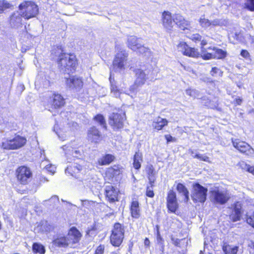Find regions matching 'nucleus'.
Segmentation results:
<instances>
[{"mask_svg": "<svg viewBox=\"0 0 254 254\" xmlns=\"http://www.w3.org/2000/svg\"><path fill=\"white\" fill-rule=\"evenodd\" d=\"M58 64L61 72L69 74L75 70L77 62L73 55L61 54L58 58Z\"/></svg>", "mask_w": 254, "mask_h": 254, "instance_id": "obj_1", "label": "nucleus"}, {"mask_svg": "<svg viewBox=\"0 0 254 254\" xmlns=\"http://www.w3.org/2000/svg\"><path fill=\"white\" fill-rule=\"evenodd\" d=\"M18 10L26 20L36 17L39 13L38 5L31 1H25L20 3L18 6Z\"/></svg>", "mask_w": 254, "mask_h": 254, "instance_id": "obj_2", "label": "nucleus"}, {"mask_svg": "<svg viewBox=\"0 0 254 254\" xmlns=\"http://www.w3.org/2000/svg\"><path fill=\"white\" fill-rule=\"evenodd\" d=\"M134 71L135 74V80L134 84L130 87V90L132 92H136L138 87L144 85L147 79L152 80L154 78V76L149 75L150 70L148 69H135Z\"/></svg>", "mask_w": 254, "mask_h": 254, "instance_id": "obj_3", "label": "nucleus"}, {"mask_svg": "<svg viewBox=\"0 0 254 254\" xmlns=\"http://www.w3.org/2000/svg\"><path fill=\"white\" fill-rule=\"evenodd\" d=\"M62 148L64 151L65 155L67 158L72 156L79 161L83 160L84 156L83 148L78 146L75 141L71 142L68 145L63 146Z\"/></svg>", "mask_w": 254, "mask_h": 254, "instance_id": "obj_4", "label": "nucleus"}, {"mask_svg": "<svg viewBox=\"0 0 254 254\" xmlns=\"http://www.w3.org/2000/svg\"><path fill=\"white\" fill-rule=\"evenodd\" d=\"M210 194V200L216 205L225 204L230 198L229 192L224 189H215Z\"/></svg>", "mask_w": 254, "mask_h": 254, "instance_id": "obj_5", "label": "nucleus"}, {"mask_svg": "<svg viewBox=\"0 0 254 254\" xmlns=\"http://www.w3.org/2000/svg\"><path fill=\"white\" fill-rule=\"evenodd\" d=\"M124 227L120 223H117L114 225L110 236V242L113 246L119 247L122 244L124 238Z\"/></svg>", "mask_w": 254, "mask_h": 254, "instance_id": "obj_6", "label": "nucleus"}, {"mask_svg": "<svg viewBox=\"0 0 254 254\" xmlns=\"http://www.w3.org/2000/svg\"><path fill=\"white\" fill-rule=\"evenodd\" d=\"M26 139L20 135H16L12 139H6L2 142L1 147L4 149H17L23 146Z\"/></svg>", "mask_w": 254, "mask_h": 254, "instance_id": "obj_7", "label": "nucleus"}, {"mask_svg": "<svg viewBox=\"0 0 254 254\" xmlns=\"http://www.w3.org/2000/svg\"><path fill=\"white\" fill-rule=\"evenodd\" d=\"M207 189L195 183L193 185V190L191 197L194 202L203 203L206 199Z\"/></svg>", "mask_w": 254, "mask_h": 254, "instance_id": "obj_8", "label": "nucleus"}, {"mask_svg": "<svg viewBox=\"0 0 254 254\" xmlns=\"http://www.w3.org/2000/svg\"><path fill=\"white\" fill-rule=\"evenodd\" d=\"M128 54L125 50L120 49L116 54L113 61V65L114 69L118 71L125 69V63L127 60Z\"/></svg>", "mask_w": 254, "mask_h": 254, "instance_id": "obj_9", "label": "nucleus"}, {"mask_svg": "<svg viewBox=\"0 0 254 254\" xmlns=\"http://www.w3.org/2000/svg\"><path fill=\"white\" fill-rule=\"evenodd\" d=\"M125 120L124 113H112L109 117V124L114 130H118L124 127Z\"/></svg>", "mask_w": 254, "mask_h": 254, "instance_id": "obj_10", "label": "nucleus"}, {"mask_svg": "<svg viewBox=\"0 0 254 254\" xmlns=\"http://www.w3.org/2000/svg\"><path fill=\"white\" fill-rule=\"evenodd\" d=\"M65 84L70 90L79 92L83 87V82L81 77L77 76H70L65 77Z\"/></svg>", "mask_w": 254, "mask_h": 254, "instance_id": "obj_11", "label": "nucleus"}, {"mask_svg": "<svg viewBox=\"0 0 254 254\" xmlns=\"http://www.w3.org/2000/svg\"><path fill=\"white\" fill-rule=\"evenodd\" d=\"M232 142L233 146L240 152L249 156L254 154V149L246 142L233 138H232Z\"/></svg>", "mask_w": 254, "mask_h": 254, "instance_id": "obj_12", "label": "nucleus"}, {"mask_svg": "<svg viewBox=\"0 0 254 254\" xmlns=\"http://www.w3.org/2000/svg\"><path fill=\"white\" fill-rule=\"evenodd\" d=\"M16 173L17 180L21 184H27L32 177V172L30 169L25 166L18 168Z\"/></svg>", "mask_w": 254, "mask_h": 254, "instance_id": "obj_13", "label": "nucleus"}, {"mask_svg": "<svg viewBox=\"0 0 254 254\" xmlns=\"http://www.w3.org/2000/svg\"><path fill=\"white\" fill-rule=\"evenodd\" d=\"M85 162L81 160L79 162H73L71 165L68 166L65 170L66 174L68 173L72 176H76V174L83 171Z\"/></svg>", "mask_w": 254, "mask_h": 254, "instance_id": "obj_14", "label": "nucleus"}, {"mask_svg": "<svg viewBox=\"0 0 254 254\" xmlns=\"http://www.w3.org/2000/svg\"><path fill=\"white\" fill-rule=\"evenodd\" d=\"M106 197L110 202L118 201L119 190L112 185H106L105 188Z\"/></svg>", "mask_w": 254, "mask_h": 254, "instance_id": "obj_15", "label": "nucleus"}, {"mask_svg": "<svg viewBox=\"0 0 254 254\" xmlns=\"http://www.w3.org/2000/svg\"><path fill=\"white\" fill-rule=\"evenodd\" d=\"M178 49L179 51H181L184 55L193 58H197L199 56V53L196 49L189 47L185 42H181L179 44Z\"/></svg>", "mask_w": 254, "mask_h": 254, "instance_id": "obj_16", "label": "nucleus"}, {"mask_svg": "<svg viewBox=\"0 0 254 254\" xmlns=\"http://www.w3.org/2000/svg\"><path fill=\"white\" fill-rule=\"evenodd\" d=\"M81 236L80 233L75 227H73L70 228L68 235L66 236L69 246L72 247L73 244L78 243L80 239Z\"/></svg>", "mask_w": 254, "mask_h": 254, "instance_id": "obj_17", "label": "nucleus"}, {"mask_svg": "<svg viewBox=\"0 0 254 254\" xmlns=\"http://www.w3.org/2000/svg\"><path fill=\"white\" fill-rule=\"evenodd\" d=\"M102 138V134L95 127H92L87 131V139L93 143H98Z\"/></svg>", "mask_w": 254, "mask_h": 254, "instance_id": "obj_18", "label": "nucleus"}, {"mask_svg": "<svg viewBox=\"0 0 254 254\" xmlns=\"http://www.w3.org/2000/svg\"><path fill=\"white\" fill-rule=\"evenodd\" d=\"M22 15L19 10L13 12L9 17V23L11 27L18 28L22 25Z\"/></svg>", "mask_w": 254, "mask_h": 254, "instance_id": "obj_19", "label": "nucleus"}, {"mask_svg": "<svg viewBox=\"0 0 254 254\" xmlns=\"http://www.w3.org/2000/svg\"><path fill=\"white\" fill-rule=\"evenodd\" d=\"M162 22L164 27L167 30H171L174 22L173 17L169 11H164L162 14Z\"/></svg>", "mask_w": 254, "mask_h": 254, "instance_id": "obj_20", "label": "nucleus"}, {"mask_svg": "<svg viewBox=\"0 0 254 254\" xmlns=\"http://www.w3.org/2000/svg\"><path fill=\"white\" fill-rule=\"evenodd\" d=\"M173 21L181 29H188L190 27V22L179 14L173 16Z\"/></svg>", "mask_w": 254, "mask_h": 254, "instance_id": "obj_21", "label": "nucleus"}, {"mask_svg": "<svg viewBox=\"0 0 254 254\" xmlns=\"http://www.w3.org/2000/svg\"><path fill=\"white\" fill-rule=\"evenodd\" d=\"M141 40L134 36H130L127 38V47L133 51H137L138 46H140Z\"/></svg>", "mask_w": 254, "mask_h": 254, "instance_id": "obj_22", "label": "nucleus"}, {"mask_svg": "<svg viewBox=\"0 0 254 254\" xmlns=\"http://www.w3.org/2000/svg\"><path fill=\"white\" fill-rule=\"evenodd\" d=\"M146 172L148 175V179L149 181V184L151 185V187L153 186L156 178V172L151 164L147 165L146 168Z\"/></svg>", "mask_w": 254, "mask_h": 254, "instance_id": "obj_23", "label": "nucleus"}, {"mask_svg": "<svg viewBox=\"0 0 254 254\" xmlns=\"http://www.w3.org/2000/svg\"><path fill=\"white\" fill-rule=\"evenodd\" d=\"M115 159V157L111 154H106L100 158L98 160V163L100 165H107L112 163Z\"/></svg>", "mask_w": 254, "mask_h": 254, "instance_id": "obj_24", "label": "nucleus"}, {"mask_svg": "<svg viewBox=\"0 0 254 254\" xmlns=\"http://www.w3.org/2000/svg\"><path fill=\"white\" fill-rule=\"evenodd\" d=\"M168 121L165 119H163L160 117L157 118L152 124L153 127L159 130L162 129L164 127L167 126Z\"/></svg>", "mask_w": 254, "mask_h": 254, "instance_id": "obj_25", "label": "nucleus"}, {"mask_svg": "<svg viewBox=\"0 0 254 254\" xmlns=\"http://www.w3.org/2000/svg\"><path fill=\"white\" fill-rule=\"evenodd\" d=\"M130 211L131 216L133 218L137 219L140 216L139 203L137 201H133L130 206Z\"/></svg>", "mask_w": 254, "mask_h": 254, "instance_id": "obj_26", "label": "nucleus"}, {"mask_svg": "<svg viewBox=\"0 0 254 254\" xmlns=\"http://www.w3.org/2000/svg\"><path fill=\"white\" fill-rule=\"evenodd\" d=\"M52 98L53 105L55 108H59L64 105V100L61 95L54 94Z\"/></svg>", "mask_w": 254, "mask_h": 254, "instance_id": "obj_27", "label": "nucleus"}, {"mask_svg": "<svg viewBox=\"0 0 254 254\" xmlns=\"http://www.w3.org/2000/svg\"><path fill=\"white\" fill-rule=\"evenodd\" d=\"M53 244L55 246L60 247H65L69 246L67 238L66 237L60 236L53 241Z\"/></svg>", "mask_w": 254, "mask_h": 254, "instance_id": "obj_28", "label": "nucleus"}, {"mask_svg": "<svg viewBox=\"0 0 254 254\" xmlns=\"http://www.w3.org/2000/svg\"><path fill=\"white\" fill-rule=\"evenodd\" d=\"M177 190L179 193H182L185 196V201L188 202L189 200V192L187 188L182 184L179 183L177 186Z\"/></svg>", "mask_w": 254, "mask_h": 254, "instance_id": "obj_29", "label": "nucleus"}, {"mask_svg": "<svg viewBox=\"0 0 254 254\" xmlns=\"http://www.w3.org/2000/svg\"><path fill=\"white\" fill-rule=\"evenodd\" d=\"M109 80L111 84V94H112L116 97H119L121 94L120 90L116 85V82L114 79H112L111 76L110 77Z\"/></svg>", "mask_w": 254, "mask_h": 254, "instance_id": "obj_30", "label": "nucleus"}, {"mask_svg": "<svg viewBox=\"0 0 254 254\" xmlns=\"http://www.w3.org/2000/svg\"><path fill=\"white\" fill-rule=\"evenodd\" d=\"M40 230L43 232H49L54 229V226L47 221H42L40 223Z\"/></svg>", "mask_w": 254, "mask_h": 254, "instance_id": "obj_31", "label": "nucleus"}, {"mask_svg": "<svg viewBox=\"0 0 254 254\" xmlns=\"http://www.w3.org/2000/svg\"><path fill=\"white\" fill-rule=\"evenodd\" d=\"M142 161V154L136 152L133 157V167L136 169H139L141 167V162Z\"/></svg>", "mask_w": 254, "mask_h": 254, "instance_id": "obj_32", "label": "nucleus"}, {"mask_svg": "<svg viewBox=\"0 0 254 254\" xmlns=\"http://www.w3.org/2000/svg\"><path fill=\"white\" fill-rule=\"evenodd\" d=\"M238 247L237 246H231L226 245L223 247V251L225 254H237Z\"/></svg>", "mask_w": 254, "mask_h": 254, "instance_id": "obj_33", "label": "nucleus"}, {"mask_svg": "<svg viewBox=\"0 0 254 254\" xmlns=\"http://www.w3.org/2000/svg\"><path fill=\"white\" fill-rule=\"evenodd\" d=\"M95 122L98 123L103 128L107 129L106 122L104 117L101 114H98L94 117Z\"/></svg>", "mask_w": 254, "mask_h": 254, "instance_id": "obj_34", "label": "nucleus"}, {"mask_svg": "<svg viewBox=\"0 0 254 254\" xmlns=\"http://www.w3.org/2000/svg\"><path fill=\"white\" fill-rule=\"evenodd\" d=\"M213 51L214 58L220 59L224 58L226 56V52L221 49L214 47L213 48Z\"/></svg>", "mask_w": 254, "mask_h": 254, "instance_id": "obj_35", "label": "nucleus"}, {"mask_svg": "<svg viewBox=\"0 0 254 254\" xmlns=\"http://www.w3.org/2000/svg\"><path fill=\"white\" fill-rule=\"evenodd\" d=\"M32 249L34 253H38L40 254H44L45 253V247L41 244L35 243L33 244Z\"/></svg>", "mask_w": 254, "mask_h": 254, "instance_id": "obj_36", "label": "nucleus"}, {"mask_svg": "<svg viewBox=\"0 0 254 254\" xmlns=\"http://www.w3.org/2000/svg\"><path fill=\"white\" fill-rule=\"evenodd\" d=\"M135 51L146 56H149L150 54V49L144 47L142 43L140 44V46H138L137 50Z\"/></svg>", "mask_w": 254, "mask_h": 254, "instance_id": "obj_37", "label": "nucleus"}, {"mask_svg": "<svg viewBox=\"0 0 254 254\" xmlns=\"http://www.w3.org/2000/svg\"><path fill=\"white\" fill-rule=\"evenodd\" d=\"M168 210L171 212L175 213L178 207L177 201L167 202Z\"/></svg>", "mask_w": 254, "mask_h": 254, "instance_id": "obj_38", "label": "nucleus"}, {"mask_svg": "<svg viewBox=\"0 0 254 254\" xmlns=\"http://www.w3.org/2000/svg\"><path fill=\"white\" fill-rule=\"evenodd\" d=\"M247 222L254 228V210L249 211L246 214Z\"/></svg>", "mask_w": 254, "mask_h": 254, "instance_id": "obj_39", "label": "nucleus"}, {"mask_svg": "<svg viewBox=\"0 0 254 254\" xmlns=\"http://www.w3.org/2000/svg\"><path fill=\"white\" fill-rule=\"evenodd\" d=\"M199 22L200 26L203 28L206 29L210 26V21L204 17H201L199 19Z\"/></svg>", "mask_w": 254, "mask_h": 254, "instance_id": "obj_40", "label": "nucleus"}, {"mask_svg": "<svg viewBox=\"0 0 254 254\" xmlns=\"http://www.w3.org/2000/svg\"><path fill=\"white\" fill-rule=\"evenodd\" d=\"M175 201H177L176 192L173 190H170L168 193L167 202Z\"/></svg>", "mask_w": 254, "mask_h": 254, "instance_id": "obj_41", "label": "nucleus"}, {"mask_svg": "<svg viewBox=\"0 0 254 254\" xmlns=\"http://www.w3.org/2000/svg\"><path fill=\"white\" fill-rule=\"evenodd\" d=\"M245 7L251 11H254V0H245Z\"/></svg>", "mask_w": 254, "mask_h": 254, "instance_id": "obj_42", "label": "nucleus"}, {"mask_svg": "<svg viewBox=\"0 0 254 254\" xmlns=\"http://www.w3.org/2000/svg\"><path fill=\"white\" fill-rule=\"evenodd\" d=\"M240 166L243 169L246 170L249 172L252 173L254 174V167L250 166V165H247L244 162H242L240 163Z\"/></svg>", "mask_w": 254, "mask_h": 254, "instance_id": "obj_43", "label": "nucleus"}, {"mask_svg": "<svg viewBox=\"0 0 254 254\" xmlns=\"http://www.w3.org/2000/svg\"><path fill=\"white\" fill-rule=\"evenodd\" d=\"M10 4L6 0H0V12L3 11L5 9L10 7Z\"/></svg>", "mask_w": 254, "mask_h": 254, "instance_id": "obj_44", "label": "nucleus"}, {"mask_svg": "<svg viewBox=\"0 0 254 254\" xmlns=\"http://www.w3.org/2000/svg\"><path fill=\"white\" fill-rule=\"evenodd\" d=\"M241 217V214L237 212L232 211L231 214L230 215V219L233 222H237L240 220Z\"/></svg>", "mask_w": 254, "mask_h": 254, "instance_id": "obj_45", "label": "nucleus"}, {"mask_svg": "<svg viewBox=\"0 0 254 254\" xmlns=\"http://www.w3.org/2000/svg\"><path fill=\"white\" fill-rule=\"evenodd\" d=\"M186 93L187 95L193 97V98H198V91L194 89H188L186 91Z\"/></svg>", "mask_w": 254, "mask_h": 254, "instance_id": "obj_46", "label": "nucleus"}, {"mask_svg": "<svg viewBox=\"0 0 254 254\" xmlns=\"http://www.w3.org/2000/svg\"><path fill=\"white\" fill-rule=\"evenodd\" d=\"M107 173L108 174H111L113 176L115 175H118L119 174L118 167L115 166L113 167L109 168L108 169Z\"/></svg>", "mask_w": 254, "mask_h": 254, "instance_id": "obj_47", "label": "nucleus"}, {"mask_svg": "<svg viewBox=\"0 0 254 254\" xmlns=\"http://www.w3.org/2000/svg\"><path fill=\"white\" fill-rule=\"evenodd\" d=\"M242 206L241 203L240 202H237L234 205L233 211L242 214Z\"/></svg>", "mask_w": 254, "mask_h": 254, "instance_id": "obj_48", "label": "nucleus"}, {"mask_svg": "<svg viewBox=\"0 0 254 254\" xmlns=\"http://www.w3.org/2000/svg\"><path fill=\"white\" fill-rule=\"evenodd\" d=\"M193 158H196L200 160L206 162H208L209 159V158L207 156L200 154H195L194 156H193Z\"/></svg>", "mask_w": 254, "mask_h": 254, "instance_id": "obj_49", "label": "nucleus"}, {"mask_svg": "<svg viewBox=\"0 0 254 254\" xmlns=\"http://www.w3.org/2000/svg\"><path fill=\"white\" fill-rule=\"evenodd\" d=\"M153 187H147L146 188V195L149 197H153L154 195V192L152 190Z\"/></svg>", "mask_w": 254, "mask_h": 254, "instance_id": "obj_50", "label": "nucleus"}, {"mask_svg": "<svg viewBox=\"0 0 254 254\" xmlns=\"http://www.w3.org/2000/svg\"><path fill=\"white\" fill-rule=\"evenodd\" d=\"M192 41L196 42H199L201 40L202 37L198 34H193L191 36L190 38Z\"/></svg>", "mask_w": 254, "mask_h": 254, "instance_id": "obj_51", "label": "nucleus"}, {"mask_svg": "<svg viewBox=\"0 0 254 254\" xmlns=\"http://www.w3.org/2000/svg\"><path fill=\"white\" fill-rule=\"evenodd\" d=\"M201 57L204 60H209L211 59L214 58V54L213 52L212 53H203V55H201Z\"/></svg>", "mask_w": 254, "mask_h": 254, "instance_id": "obj_52", "label": "nucleus"}, {"mask_svg": "<svg viewBox=\"0 0 254 254\" xmlns=\"http://www.w3.org/2000/svg\"><path fill=\"white\" fill-rule=\"evenodd\" d=\"M47 201H49L52 202L53 204H56L57 202L59 201V197L57 195H53L52 196L49 200H45L46 202Z\"/></svg>", "mask_w": 254, "mask_h": 254, "instance_id": "obj_53", "label": "nucleus"}, {"mask_svg": "<svg viewBox=\"0 0 254 254\" xmlns=\"http://www.w3.org/2000/svg\"><path fill=\"white\" fill-rule=\"evenodd\" d=\"M105 247L104 245H100L99 246L95 252V254H103L104 252Z\"/></svg>", "mask_w": 254, "mask_h": 254, "instance_id": "obj_54", "label": "nucleus"}, {"mask_svg": "<svg viewBox=\"0 0 254 254\" xmlns=\"http://www.w3.org/2000/svg\"><path fill=\"white\" fill-rule=\"evenodd\" d=\"M82 205L83 207L87 209H89L90 207L91 203H92V201H89L88 200H81Z\"/></svg>", "mask_w": 254, "mask_h": 254, "instance_id": "obj_55", "label": "nucleus"}, {"mask_svg": "<svg viewBox=\"0 0 254 254\" xmlns=\"http://www.w3.org/2000/svg\"><path fill=\"white\" fill-rule=\"evenodd\" d=\"M222 24V21L218 19H214L212 20V21H210V26L212 25L214 26H219L221 25Z\"/></svg>", "mask_w": 254, "mask_h": 254, "instance_id": "obj_56", "label": "nucleus"}, {"mask_svg": "<svg viewBox=\"0 0 254 254\" xmlns=\"http://www.w3.org/2000/svg\"><path fill=\"white\" fill-rule=\"evenodd\" d=\"M165 137L168 143L171 142H173L176 141V139L175 137H172L170 134L165 135Z\"/></svg>", "mask_w": 254, "mask_h": 254, "instance_id": "obj_57", "label": "nucleus"}, {"mask_svg": "<svg viewBox=\"0 0 254 254\" xmlns=\"http://www.w3.org/2000/svg\"><path fill=\"white\" fill-rule=\"evenodd\" d=\"M220 72V70L219 68L216 67H213L212 68V69L210 71V73L211 74V75L212 76H215V75L218 73V72Z\"/></svg>", "mask_w": 254, "mask_h": 254, "instance_id": "obj_58", "label": "nucleus"}, {"mask_svg": "<svg viewBox=\"0 0 254 254\" xmlns=\"http://www.w3.org/2000/svg\"><path fill=\"white\" fill-rule=\"evenodd\" d=\"M241 55L243 57L245 58H248L250 56L249 52L247 50H242V51L241 52Z\"/></svg>", "mask_w": 254, "mask_h": 254, "instance_id": "obj_59", "label": "nucleus"}, {"mask_svg": "<svg viewBox=\"0 0 254 254\" xmlns=\"http://www.w3.org/2000/svg\"><path fill=\"white\" fill-rule=\"evenodd\" d=\"M67 125L69 127L72 128V129L76 128V127L78 126L77 124L74 122H71L68 123Z\"/></svg>", "mask_w": 254, "mask_h": 254, "instance_id": "obj_60", "label": "nucleus"}, {"mask_svg": "<svg viewBox=\"0 0 254 254\" xmlns=\"http://www.w3.org/2000/svg\"><path fill=\"white\" fill-rule=\"evenodd\" d=\"M181 66L184 68V69L187 71H188L189 72H191V71H193V70L192 69V68L191 67H190V66H187L186 65H184L182 64H181Z\"/></svg>", "mask_w": 254, "mask_h": 254, "instance_id": "obj_61", "label": "nucleus"}, {"mask_svg": "<svg viewBox=\"0 0 254 254\" xmlns=\"http://www.w3.org/2000/svg\"><path fill=\"white\" fill-rule=\"evenodd\" d=\"M57 53L55 52V54H56V56H57V54L58 55H59V56L61 54H63L62 52H63V50L61 49V47H59V46H58L57 47Z\"/></svg>", "mask_w": 254, "mask_h": 254, "instance_id": "obj_62", "label": "nucleus"}, {"mask_svg": "<svg viewBox=\"0 0 254 254\" xmlns=\"http://www.w3.org/2000/svg\"><path fill=\"white\" fill-rule=\"evenodd\" d=\"M144 245L145 246H149V245H150V241L149 240V239L147 238H146L144 240Z\"/></svg>", "mask_w": 254, "mask_h": 254, "instance_id": "obj_63", "label": "nucleus"}, {"mask_svg": "<svg viewBox=\"0 0 254 254\" xmlns=\"http://www.w3.org/2000/svg\"><path fill=\"white\" fill-rule=\"evenodd\" d=\"M235 102L237 105H241L242 103V99L241 98H236L235 99Z\"/></svg>", "mask_w": 254, "mask_h": 254, "instance_id": "obj_64", "label": "nucleus"}]
</instances>
